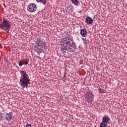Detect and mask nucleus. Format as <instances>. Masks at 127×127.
<instances>
[{
    "mask_svg": "<svg viewBox=\"0 0 127 127\" xmlns=\"http://www.w3.org/2000/svg\"><path fill=\"white\" fill-rule=\"evenodd\" d=\"M83 62H84V61H81L80 62V64H82L83 63Z\"/></svg>",
    "mask_w": 127,
    "mask_h": 127,
    "instance_id": "412c9836",
    "label": "nucleus"
},
{
    "mask_svg": "<svg viewBox=\"0 0 127 127\" xmlns=\"http://www.w3.org/2000/svg\"><path fill=\"white\" fill-rule=\"evenodd\" d=\"M35 45L34 46V50L37 53L38 55L42 52H44L46 50V46L45 42L43 41V39L41 38H37L35 40Z\"/></svg>",
    "mask_w": 127,
    "mask_h": 127,
    "instance_id": "f03ea898",
    "label": "nucleus"
},
{
    "mask_svg": "<svg viewBox=\"0 0 127 127\" xmlns=\"http://www.w3.org/2000/svg\"><path fill=\"white\" fill-rule=\"evenodd\" d=\"M71 1L75 5H79V2H78V0H72Z\"/></svg>",
    "mask_w": 127,
    "mask_h": 127,
    "instance_id": "f8f14e48",
    "label": "nucleus"
},
{
    "mask_svg": "<svg viewBox=\"0 0 127 127\" xmlns=\"http://www.w3.org/2000/svg\"><path fill=\"white\" fill-rule=\"evenodd\" d=\"M6 115L7 116H5L6 121H8V122L11 121L12 116H11V115H10L9 113H6Z\"/></svg>",
    "mask_w": 127,
    "mask_h": 127,
    "instance_id": "1a4fd4ad",
    "label": "nucleus"
},
{
    "mask_svg": "<svg viewBox=\"0 0 127 127\" xmlns=\"http://www.w3.org/2000/svg\"><path fill=\"white\" fill-rule=\"evenodd\" d=\"M22 65H24V64H23V63L22 62V61H21L19 63V65L20 66V67H21V66H22Z\"/></svg>",
    "mask_w": 127,
    "mask_h": 127,
    "instance_id": "dca6fc26",
    "label": "nucleus"
},
{
    "mask_svg": "<svg viewBox=\"0 0 127 127\" xmlns=\"http://www.w3.org/2000/svg\"><path fill=\"white\" fill-rule=\"evenodd\" d=\"M1 110H3V108H2V107L0 106V112H1Z\"/></svg>",
    "mask_w": 127,
    "mask_h": 127,
    "instance_id": "6ab92c4d",
    "label": "nucleus"
},
{
    "mask_svg": "<svg viewBox=\"0 0 127 127\" xmlns=\"http://www.w3.org/2000/svg\"><path fill=\"white\" fill-rule=\"evenodd\" d=\"M0 28L8 33L10 30V23L7 19L3 18V20L0 24Z\"/></svg>",
    "mask_w": 127,
    "mask_h": 127,
    "instance_id": "20e7f679",
    "label": "nucleus"
},
{
    "mask_svg": "<svg viewBox=\"0 0 127 127\" xmlns=\"http://www.w3.org/2000/svg\"><path fill=\"white\" fill-rule=\"evenodd\" d=\"M4 111V110L3 109V112Z\"/></svg>",
    "mask_w": 127,
    "mask_h": 127,
    "instance_id": "4be33fe9",
    "label": "nucleus"
},
{
    "mask_svg": "<svg viewBox=\"0 0 127 127\" xmlns=\"http://www.w3.org/2000/svg\"><path fill=\"white\" fill-rule=\"evenodd\" d=\"M99 91V93H100V94H104L105 93H106V91L104 90H103V89L102 88H99L98 89Z\"/></svg>",
    "mask_w": 127,
    "mask_h": 127,
    "instance_id": "ddd939ff",
    "label": "nucleus"
},
{
    "mask_svg": "<svg viewBox=\"0 0 127 127\" xmlns=\"http://www.w3.org/2000/svg\"><path fill=\"white\" fill-rule=\"evenodd\" d=\"M26 127H31V124H27L26 126Z\"/></svg>",
    "mask_w": 127,
    "mask_h": 127,
    "instance_id": "f3484780",
    "label": "nucleus"
},
{
    "mask_svg": "<svg viewBox=\"0 0 127 127\" xmlns=\"http://www.w3.org/2000/svg\"><path fill=\"white\" fill-rule=\"evenodd\" d=\"M27 9L29 12H35L37 7L35 3H30L28 5Z\"/></svg>",
    "mask_w": 127,
    "mask_h": 127,
    "instance_id": "423d86ee",
    "label": "nucleus"
},
{
    "mask_svg": "<svg viewBox=\"0 0 127 127\" xmlns=\"http://www.w3.org/2000/svg\"><path fill=\"white\" fill-rule=\"evenodd\" d=\"M64 77L65 78V76H64Z\"/></svg>",
    "mask_w": 127,
    "mask_h": 127,
    "instance_id": "5701e85b",
    "label": "nucleus"
},
{
    "mask_svg": "<svg viewBox=\"0 0 127 127\" xmlns=\"http://www.w3.org/2000/svg\"><path fill=\"white\" fill-rule=\"evenodd\" d=\"M80 34L83 37L85 36V35L87 34V30H86V29H82L80 30Z\"/></svg>",
    "mask_w": 127,
    "mask_h": 127,
    "instance_id": "9d476101",
    "label": "nucleus"
},
{
    "mask_svg": "<svg viewBox=\"0 0 127 127\" xmlns=\"http://www.w3.org/2000/svg\"><path fill=\"white\" fill-rule=\"evenodd\" d=\"M88 43V42H87V41H84V44H87Z\"/></svg>",
    "mask_w": 127,
    "mask_h": 127,
    "instance_id": "aec40b11",
    "label": "nucleus"
},
{
    "mask_svg": "<svg viewBox=\"0 0 127 127\" xmlns=\"http://www.w3.org/2000/svg\"><path fill=\"white\" fill-rule=\"evenodd\" d=\"M22 62L23 63L24 65H27L28 64L29 61V59H25V60H23L22 61Z\"/></svg>",
    "mask_w": 127,
    "mask_h": 127,
    "instance_id": "9b49d317",
    "label": "nucleus"
},
{
    "mask_svg": "<svg viewBox=\"0 0 127 127\" xmlns=\"http://www.w3.org/2000/svg\"><path fill=\"white\" fill-rule=\"evenodd\" d=\"M21 77L20 79V83L22 88H27L28 84H30V79L28 74L26 73V71L22 70L21 72Z\"/></svg>",
    "mask_w": 127,
    "mask_h": 127,
    "instance_id": "7ed1b4c3",
    "label": "nucleus"
},
{
    "mask_svg": "<svg viewBox=\"0 0 127 127\" xmlns=\"http://www.w3.org/2000/svg\"><path fill=\"white\" fill-rule=\"evenodd\" d=\"M62 44L64 47L61 48V52L63 54H66L67 51L70 53L76 51V46L73 40L66 38L63 40Z\"/></svg>",
    "mask_w": 127,
    "mask_h": 127,
    "instance_id": "f257e3e1",
    "label": "nucleus"
},
{
    "mask_svg": "<svg viewBox=\"0 0 127 127\" xmlns=\"http://www.w3.org/2000/svg\"><path fill=\"white\" fill-rule=\"evenodd\" d=\"M39 2H42L43 4H46V0H39Z\"/></svg>",
    "mask_w": 127,
    "mask_h": 127,
    "instance_id": "2eb2a0df",
    "label": "nucleus"
},
{
    "mask_svg": "<svg viewBox=\"0 0 127 127\" xmlns=\"http://www.w3.org/2000/svg\"><path fill=\"white\" fill-rule=\"evenodd\" d=\"M3 120V114L0 112V122H1Z\"/></svg>",
    "mask_w": 127,
    "mask_h": 127,
    "instance_id": "4468645a",
    "label": "nucleus"
},
{
    "mask_svg": "<svg viewBox=\"0 0 127 127\" xmlns=\"http://www.w3.org/2000/svg\"><path fill=\"white\" fill-rule=\"evenodd\" d=\"M86 22L88 24H92L93 23V19L91 17H87L86 18Z\"/></svg>",
    "mask_w": 127,
    "mask_h": 127,
    "instance_id": "6e6552de",
    "label": "nucleus"
},
{
    "mask_svg": "<svg viewBox=\"0 0 127 127\" xmlns=\"http://www.w3.org/2000/svg\"><path fill=\"white\" fill-rule=\"evenodd\" d=\"M93 99H94V94L92 92L88 93L86 94L85 100L87 103L92 104L93 102Z\"/></svg>",
    "mask_w": 127,
    "mask_h": 127,
    "instance_id": "39448f33",
    "label": "nucleus"
},
{
    "mask_svg": "<svg viewBox=\"0 0 127 127\" xmlns=\"http://www.w3.org/2000/svg\"><path fill=\"white\" fill-rule=\"evenodd\" d=\"M109 117L108 116H104L103 118L102 121L100 123V127H107V125L108 122H109Z\"/></svg>",
    "mask_w": 127,
    "mask_h": 127,
    "instance_id": "0eeeda50",
    "label": "nucleus"
},
{
    "mask_svg": "<svg viewBox=\"0 0 127 127\" xmlns=\"http://www.w3.org/2000/svg\"><path fill=\"white\" fill-rule=\"evenodd\" d=\"M82 39L84 42L87 41V39L86 38H82Z\"/></svg>",
    "mask_w": 127,
    "mask_h": 127,
    "instance_id": "a211bd4d",
    "label": "nucleus"
}]
</instances>
